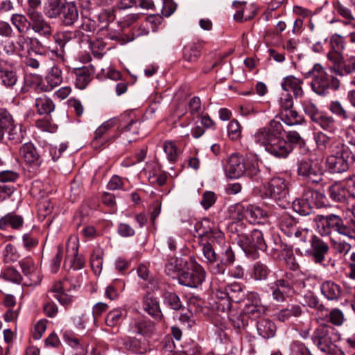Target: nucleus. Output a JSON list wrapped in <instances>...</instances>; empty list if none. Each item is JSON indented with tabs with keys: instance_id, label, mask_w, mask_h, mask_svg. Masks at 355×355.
<instances>
[{
	"instance_id": "4468645a",
	"label": "nucleus",
	"mask_w": 355,
	"mask_h": 355,
	"mask_svg": "<svg viewBox=\"0 0 355 355\" xmlns=\"http://www.w3.org/2000/svg\"><path fill=\"white\" fill-rule=\"evenodd\" d=\"M155 331V323L150 320L139 318L130 324L129 332L132 334L141 335L144 337H151Z\"/></svg>"
},
{
	"instance_id": "680f3d73",
	"label": "nucleus",
	"mask_w": 355,
	"mask_h": 355,
	"mask_svg": "<svg viewBox=\"0 0 355 355\" xmlns=\"http://www.w3.org/2000/svg\"><path fill=\"white\" fill-rule=\"evenodd\" d=\"M26 15L28 19L42 15L39 10L41 7V0H28Z\"/></svg>"
},
{
	"instance_id": "f704fd0d",
	"label": "nucleus",
	"mask_w": 355,
	"mask_h": 355,
	"mask_svg": "<svg viewBox=\"0 0 355 355\" xmlns=\"http://www.w3.org/2000/svg\"><path fill=\"white\" fill-rule=\"evenodd\" d=\"M46 85H44L45 91H51L58 87L62 82V71L58 67H53L45 78Z\"/></svg>"
},
{
	"instance_id": "f03ea898",
	"label": "nucleus",
	"mask_w": 355,
	"mask_h": 355,
	"mask_svg": "<svg viewBox=\"0 0 355 355\" xmlns=\"http://www.w3.org/2000/svg\"><path fill=\"white\" fill-rule=\"evenodd\" d=\"M305 77H312L311 87L313 92L321 96H327L330 90L337 91L340 86V80L329 74L320 64H315L305 73Z\"/></svg>"
},
{
	"instance_id": "6ab92c4d",
	"label": "nucleus",
	"mask_w": 355,
	"mask_h": 355,
	"mask_svg": "<svg viewBox=\"0 0 355 355\" xmlns=\"http://www.w3.org/2000/svg\"><path fill=\"white\" fill-rule=\"evenodd\" d=\"M31 20V29L35 33L46 38H49L53 35V27L47 21L43 15H40L29 19Z\"/></svg>"
},
{
	"instance_id": "864d4df0",
	"label": "nucleus",
	"mask_w": 355,
	"mask_h": 355,
	"mask_svg": "<svg viewBox=\"0 0 355 355\" xmlns=\"http://www.w3.org/2000/svg\"><path fill=\"white\" fill-rule=\"evenodd\" d=\"M125 311L121 309H114L108 313L106 317V324L110 327H116L125 318Z\"/></svg>"
},
{
	"instance_id": "09e8293b",
	"label": "nucleus",
	"mask_w": 355,
	"mask_h": 355,
	"mask_svg": "<svg viewBox=\"0 0 355 355\" xmlns=\"http://www.w3.org/2000/svg\"><path fill=\"white\" fill-rule=\"evenodd\" d=\"M219 245L221 254L224 256L223 260L225 264H232L235 259V255L232 251V247L228 242L225 241L223 237V241H216Z\"/></svg>"
},
{
	"instance_id": "de8ad7c7",
	"label": "nucleus",
	"mask_w": 355,
	"mask_h": 355,
	"mask_svg": "<svg viewBox=\"0 0 355 355\" xmlns=\"http://www.w3.org/2000/svg\"><path fill=\"white\" fill-rule=\"evenodd\" d=\"M8 138L13 144L21 143L25 136V130L21 125H12L10 128H8Z\"/></svg>"
},
{
	"instance_id": "a211bd4d",
	"label": "nucleus",
	"mask_w": 355,
	"mask_h": 355,
	"mask_svg": "<svg viewBox=\"0 0 355 355\" xmlns=\"http://www.w3.org/2000/svg\"><path fill=\"white\" fill-rule=\"evenodd\" d=\"M17 82V76L13 65L0 60V84L7 88L12 87Z\"/></svg>"
},
{
	"instance_id": "6e6552de",
	"label": "nucleus",
	"mask_w": 355,
	"mask_h": 355,
	"mask_svg": "<svg viewBox=\"0 0 355 355\" xmlns=\"http://www.w3.org/2000/svg\"><path fill=\"white\" fill-rule=\"evenodd\" d=\"M190 231L193 232L195 236H198L201 239L207 237L213 241H223V232L218 229L212 221L207 218H205L201 221H196L193 230L191 229Z\"/></svg>"
},
{
	"instance_id": "7ed1b4c3",
	"label": "nucleus",
	"mask_w": 355,
	"mask_h": 355,
	"mask_svg": "<svg viewBox=\"0 0 355 355\" xmlns=\"http://www.w3.org/2000/svg\"><path fill=\"white\" fill-rule=\"evenodd\" d=\"M355 162V155L344 143H337L332 147L327 158V166L332 173H342Z\"/></svg>"
},
{
	"instance_id": "bb28decb",
	"label": "nucleus",
	"mask_w": 355,
	"mask_h": 355,
	"mask_svg": "<svg viewBox=\"0 0 355 355\" xmlns=\"http://www.w3.org/2000/svg\"><path fill=\"white\" fill-rule=\"evenodd\" d=\"M59 18L65 26L73 25L78 19V11L75 3L67 1Z\"/></svg>"
},
{
	"instance_id": "dca6fc26",
	"label": "nucleus",
	"mask_w": 355,
	"mask_h": 355,
	"mask_svg": "<svg viewBox=\"0 0 355 355\" xmlns=\"http://www.w3.org/2000/svg\"><path fill=\"white\" fill-rule=\"evenodd\" d=\"M270 288L273 300L279 302H284L287 297L293 295V290L286 277L275 281L272 284Z\"/></svg>"
},
{
	"instance_id": "0eeeda50",
	"label": "nucleus",
	"mask_w": 355,
	"mask_h": 355,
	"mask_svg": "<svg viewBox=\"0 0 355 355\" xmlns=\"http://www.w3.org/2000/svg\"><path fill=\"white\" fill-rule=\"evenodd\" d=\"M284 128L280 121L275 119L270 121V123L264 127L259 128L254 135V139L257 144L265 148V150L270 146L279 135H283Z\"/></svg>"
},
{
	"instance_id": "79ce46f5",
	"label": "nucleus",
	"mask_w": 355,
	"mask_h": 355,
	"mask_svg": "<svg viewBox=\"0 0 355 355\" xmlns=\"http://www.w3.org/2000/svg\"><path fill=\"white\" fill-rule=\"evenodd\" d=\"M11 22L19 33H26L31 29V20H28L25 15L13 14L11 17Z\"/></svg>"
},
{
	"instance_id": "b1692460",
	"label": "nucleus",
	"mask_w": 355,
	"mask_h": 355,
	"mask_svg": "<svg viewBox=\"0 0 355 355\" xmlns=\"http://www.w3.org/2000/svg\"><path fill=\"white\" fill-rule=\"evenodd\" d=\"M70 262V267L74 270H79L84 266V261L78 255V246L75 242L69 241L67 244V257L64 265Z\"/></svg>"
},
{
	"instance_id": "39448f33",
	"label": "nucleus",
	"mask_w": 355,
	"mask_h": 355,
	"mask_svg": "<svg viewBox=\"0 0 355 355\" xmlns=\"http://www.w3.org/2000/svg\"><path fill=\"white\" fill-rule=\"evenodd\" d=\"M297 173L304 180L318 184L322 180L324 170L321 163L308 157L298 159Z\"/></svg>"
},
{
	"instance_id": "9d476101",
	"label": "nucleus",
	"mask_w": 355,
	"mask_h": 355,
	"mask_svg": "<svg viewBox=\"0 0 355 355\" xmlns=\"http://www.w3.org/2000/svg\"><path fill=\"white\" fill-rule=\"evenodd\" d=\"M311 244V251L309 252L311 259L315 263L321 264L329 253V246L328 243L317 235H310L309 240Z\"/></svg>"
},
{
	"instance_id": "f8f14e48",
	"label": "nucleus",
	"mask_w": 355,
	"mask_h": 355,
	"mask_svg": "<svg viewBox=\"0 0 355 355\" xmlns=\"http://www.w3.org/2000/svg\"><path fill=\"white\" fill-rule=\"evenodd\" d=\"M226 176L235 179L244 175L246 172V163L245 159L239 154H232L225 167Z\"/></svg>"
},
{
	"instance_id": "cd10ccee",
	"label": "nucleus",
	"mask_w": 355,
	"mask_h": 355,
	"mask_svg": "<svg viewBox=\"0 0 355 355\" xmlns=\"http://www.w3.org/2000/svg\"><path fill=\"white\" fill-rule=\"evenodd\" d=\"M23 225V217L13 212L8 213L0 218V230H6L8 227L14 230H20Z\"/></svg>"
},
{
	"instance_id": "c756f323",
	"label": "nucleus",
	"mask_w": 355,
	"mask_h": 355,
	"mask_svg": "<svg viewBox=\"0 0 355 355\" xmlns=\"http://www.w3.org/2000/svg\"><path fill=\"white\" fill-rule=\"evenodd\" d=\"M227 295L230 300L236 303H240L245 301L248 296V293L245 291V287L239 283H233L227 286Z\"/></svg>"
},
{
	"instance_id": "a19ab883",
	"label": "nucleus",
	"mask_w": 355,
	"mask_h": 355,
	"mask_svg": "<svg viewBox=\"0 0 355 355\" xmlns=\"http://www.w3.org/2000/svg\"><path fill=\"white\" fill-rule=\"evenodd\" d=\"M250 250L249 252H252L255 250H266L267 245L263 239V233L257 229L253 230L250 232Z\"/></svg>"
},
{
	"instance_id": "20e7f679",
	"label": "nucleus",
	"mask_w": 355,
	"mask_h": 355,
	"mask_svg": "<svg viewBox=\"0 0 355 355\" xmlns=\"http://www.w3.org/2000/svg\"><path fill=\"white\" fill-rule=\"evenodd\" d=\"M266 196L272 198L282 208L289 205L288 184L284 178L275 177L263 185Z\"/></svg>"
},
{
	"instance_id": "9b49d317",
	"label": "nucleus",
	"mask_w": 355,
	"mask_h": 355,
	"mask_svg": "<svg viewBox=\"0 0 355 355\" xmlns=\"http://www.w3.org/2000/svg\"><path fill=\"white\" fill-rule=\"evenodd\" d=\"M19 155L26 164L34 168H37L43 162L41 153L31 142L25 143L20 147Z\"/></svg>"
},
{
	"instance_id": "e2e57ef3",
	"label": "nucleus",
	"mask_w": 355,
	"mask_h": 355,
	"mask_svg": "<svg viewBox=\"0 0 355 355\" xmlns=\"http://www.w3.org/2000/svg\"><path fill=\"white\" fill-rule=\"evenodd\" d=\"M308 197H310V200L313 203V207L315 206L319 208L325 205V196L319 191L311 190L308 191Z\"/></svg>"
},
{
	"instance_id": "2f4dec72",
	"label": "nucleus",
	"mask_w": 355,
	"mask_h": 355,
	"mask_svg": "<svg viewBox=\"0 0 355 355\" xmlns=\"http://www.w3.org/2000/svg\"><path fill=\"white\" fill-rule=\"evenodd\" d=\"M266 216L267 212L257 205H248L244 208L243 217L251 223H259V220Z\"/></svg>"
},
{
	"instance_id": "4c0bfd02",
	"label": "nucleus",
	"mask_w": 355,
	"mask_h": 355,
	"mask_svg": "<svg viewBox=\"0 0 355 355\" xmlns=\"http://www.w3.org/2000/svg\"><path fill=\"white\" fill-rule=\"evenodd\" d=\"M327 58L331 63V66L329 67L331 72L339 76L345 60L343 52L329 51Z\"/></svg>"
},
{
	"instance_id": "69168bd1",
	"label": "nucleus",
	"mask_w": 355,
	"mask_h": 355,
	"mask_svg": "<svg viewBox=\"0 0 355 355\" xmlns=\"http://www.w3.org/2000/svg\"><path fill=\"white\" fill-rule=\"evenodd\" d=\"M291 355H311L309 349L304 343L300 341H294L290 345Z\"/></svg>"
},
{
	"instance_id": "052dcab7",
	"label": "nucleus",
	"mask_w": 355,
	"mask_h": 355,
	"mask_svg": "<svg viewBox=\"0 0 355 355\" xmlns=\"http://www.w3.org/2000/svg\"><path fill=\"white\" fill-rule=\"evenodd\" d=\"M327 318L328 321L336 326H341L345 320L343 311L338 308L331 309L327 315Z\"/></svg>"
},
{
	"instance_id": "8fccbe9b",
	"label": "nucleus",
	"mask_w": 355,
	"mask_h": 355,
	"mask_svg": "<svg viewBox=\"0 0 355 355\" xmlns=\"http://www.w3.org/2000/svg\"><path fill=\"white\" fill-rule=\"evenodd\" d=\"M329 111L343 120L350 119L349 113L345 110L339 101H332L329 105Z\"/></svg>"
},
{
	"instance_id": "3c124183",
	"label": "nucleus",
	"mask_w": 355,
	"mask_h": 355,
	"mask_svg": "<svg viewBox=\"0 0 355 355\" xmlns=\"http://www.w3.org/2000/svg\"><path fill=\"white\" fill-rule=\"evenodd\" d=\"M163 148L166 155L167 159L171 163H175L178 161L180 155V152L175 144L171 141H166L164 142Z\"/></svg>"
},
{
	"instance_id": "a18cd8bd",
	"label": "nucleus",
	"mask_w": 355,
	"mask_h": 355,
	"mask_svg": "<svg viewBox=\"0 0 355 355\" xmlns=\"http://www.w3.org/2000/svg\"><path fill=\"white\" fill-rule=\"evenodd\" d=\"M304 112L314 121L322 112L320 111L317 105L310 98H305L301 101Z\"/></svg>"
},
{
	"instance_id": "1a4fd4ad",
	"label": "nucleus",
	"mask_w": 355,
	"mask_h": 355,
	"mask_svg": "<svg viewBox=\"0 0 355 355\" xmlns=\"http://www.w3.org/2000/svg\"><path fill=\"white\" fill-rule=\"evenodd\" d=\"M205 279V270L201 266L195 263L179 275L178 282L185 286L197 288L202 284Z\"/></svg>"
},
{
	"instance_id": "f3484780",
	"label": "nucleus",
	"mask_w": 355,
	"mask_h": 355,
	"mask_svg": "<svg viewBox=\"0 0 355 355\" xmlns=\"http://www.w3.org/2000/svg\"><path fill=\"white\" fill-rule=\"evenodd\" d=\"M322 295L329 301H338L343 297L342 287L332 280H325L320 286Z\"/></svg>"
},
{
	"instance_id": "ddd939ff",
	"label": "nucleus",
	"mask_w": 355,
	"mask_h": 355,
	"mask_svg": "<svg viewBox=\"0 0 355 355\" xmlns=\"http://www.w3.org/2000/svg\"><path fill=\"white\" fill-rule=\"evenodd\" d=\"M243 312L248 319H256L265 312V307L261 304L259 295L257 293H248V296Z\"/></svg>"
},
{
	"instance_id": "6e6d98bb",
	"label": "nucleus",
	"mask_w": 355,
	"mask_h": 355,
	"mask_svg": "<svg viewBox=\"0 0 355 355\" xmlns=\"http://www.w3.org/2000/svg\"><path fill=\"white\" fill-rule=\"evenodd\" d=\"M280 116L282 121L288 125L297 124L299 122V114L292 108L281 111Z\"/></svg>"
},
{
	"instance_id": "bf43d9fd",
	"label": "nucleus",
	"mask_w": 355,
	"mask_h": 355,
	"mask_svg": "<svg viewBox=\"0 0 355 355\" xmlns=\"http://www.w3.org/2000/svg\"><path fill=\"white\" fill-rule=\"evenodd\" d=\"M330 50L329 51L343 52L345 48V42L344 37L334 34L329 40Z\"/></svg>"
},
{
	"instance_id": "393cba45",
	"label": "nucleus",
	"mask_w": 355,
	"mask_h": 355,
	"mask_svg": "<svg viewBox=\"0 0 355 355\" xmlns=\"http://www.w3.org/2000/svg\"><path fill=\"white\" fill-rule=\"evenodd\" d=\"M94 70L93 67H83L76 69L74 73L76 76L75 85L77 88L84 89L89 82L92 80Z\"/></svg>"
},
{
	"instance_id": "473e14b6",
	"label": "nucleus",
	"mask_w": 355,
	"mask_h": 355,
	"mask_svg": "<svg viewBox=\"0 0 355 355\" xmlns=\"http://www.w3.org/2000/svg\"><path fill=\"white\" fill-rule=\"evenodd\" d=\"M259 335L265 339L272 338L276 332L275 324L269 319H261L257 323Z\"/></svg>"
},
{
	"instance_id": "4be33fe9",
	"label": "nucleus",
	"mask_w": 355,
	"mask_h": 355,
	"mask_svg": "<svg viewBox=\"0 0 355 355\" xmlns=\"http://www.w3.org/2000/svg\"><path fill=\"white\" fill-rule=\"evenodd\" d=\"M329 198L335 202H346L349 196L343 180L335 182L328 187Z\"/></svg>"
},
{
	"instance_id": "5fc2aeb1",
	"label": "nucleus",
	"mask_w": 355,
	"mask_h": 355,
	"mask_svg": "<svg viewBox=\"0 0 355 355\" xmlns=\"http://www.w3.org/2000/svg\"><path fill=\"white\" fill-rule=\"evenodd\" d=\"M164 303L173 310H180L182 307L179 297L174 293L165 291L162 293Z\"/></svg>"
},
{
	"instance_id": "a878e982",
	"label": "nucleus",
	"mask_w": 355,
	"mask_h": 355,
	"mask_svg": "<svg viewBox=\"0 0 355 355\" xmlns=\"http://www.w3.org/2000/svg\"><path fill=\"white\" fill-rule=\"evenodd\" d=\"M314 140L319 150H325L329 149V153L332 150V147L335 144L343 143L340 139L329 137L321 131L315 133Z\"/></svg>"
},
{
	"instance_id": "f257e3e1",
	"label": "nucleus",
	"mask_w": 355,
	"mask_h": 355,
	"mask_svg": "<svg viewBox=\"0 0 355 355\" xmlns=\"http://www.w3.org/2000/svg\"><path fill=\"white\" fill-rule=\"evenodd\" d=\"M313 222L315 223L318 232L322 236L333 237L334 233L346 237L348 240H355V227L344 223L339 215L329 214L327 215L318 214Z\"/></svg>"
},
{
	"instance_id": "37998d69",
	"label": "nucleus",
	"mask_w": 355,
	"mask_h": 355,
	"mask_svg": "<svg viewBox=\"0 0 355 355\" xmlns=\"http://www.w3.org/2000/svg\"><path fill=\"white\" fill-rule=\"evenodd\" d=\"M140 125V121L138 119H131L125 126L121 127L120 132L125 135L128 142L130 143L135 139H130L129 137L139 135Z\"/></svg>"
},
{
	"instance_id": "ea45409f",
	"label": "nucleus",
	"mask_w": 355,
	"mask_h": 355,
	"mask_svg": "<svg viewBox=\"0 0 355 355\" xmlns=\"http://www.w3.org/2000/svg\"><path fill=\"white\" fill-rule=\"evenodd\" d=\"M313 122L329 132L334 133L338 130L335 119L326 113L322 112Z\"/></svg>"
},
{
	"instance_id": "0e129e2a",
	"label": "nucleus",
	"mask_w": 355,
	"mask_h": 355,
	"mask_svg": "<svg viewBox=\"0 0 355 355\" xmlns=\"http://www.w3.org/2000/svg\"><path fill=\"white\" fill-rule=\"evenodd\" d=\"M355 73V56L351 55L345 60L339 76H344Z\"/></svg>"
},
{
	"instance_id": "338daca9",
	"label": "nucleus",
	"mask_w": 355,
	"mask_h": 355,
	"mask_svg": "<svg viewBox=\"0 0 355 355\" xmlns=\"http://www.w3.org/2000/svg\"><path fill=\"white\" fill-rule=\"evenodd\" d=\"M334 7L336 12L347 19L349 22L354 20V17L351 10L337 0L334 3Z\"/></svg>"
},
{
	"instance_id": "5701e85b",
	"label": "nucleus",
	"mask_w": 355,
	"mask_h": 355,
	"mask_svg": "<svg viewBox=\"0 0 355 355\" xmlns=\"http://www.w3.org/2000/svg\"><path fill=\"white\" fill-rule=\"evenodd\" d=\"M303 81L293 76L286 77L282 83V87L286 92L292 91L295 98H302L304 94Z\"/></svg>"
},
{
	"instance_id": "49530a36",
	"label": "nucleus",
	"mask_w": 355,
	"mask_h": 355,
	"mask_svg": "<svg viewBox=\"0 0 355 355\" xmlns=\"http://www.w3.org/2000/svg\"><path fill=\"white\" fill-rule=\"evenodd\" d=\"M270 272V269L266 264L257 261L253 265L251 277L256 281H263L267 279Z\"/></svg>"
},
{
	"instance_id": "58836bf2",
	"label": "nucleus",
	"mask_w": 355,
	"mask_h": 355,
	"mask_svg": "<svg viewBox=\"0 0 355 355\" xmlns=\"http://www.w3.org/2000/svg\"><path fill=\"white\" fill-rule=\"evenodd\" d=\"M302 307L298 304H288L285 309L280 310L277 313L278 320L286 322L291 317H299L302 315Z\"/></svg>"
},
{
	"instance_id": "c9c22d12",
	"label": "nucleus",
	"mask_w": 355,
	"mask_h": 355,
	"mask_svg": "<svg viewBox=\"0 0 355 355\" xmlns=\"http://www.w3.org/2000/svg\"><path fill=\"white\" fill-rule=\"evenodd\" d=\"M154 6L152 0H121L117 6L119 9L125 10L131 8L148 10Z\"/></svg>"
},
{
	"instance_id": "c85d7f7f",
	"label": "nucleus",
	"mask_w": 355,
	"mask_h": 355,
	"mask_svg": "<svg viewBox=\"0 0 355 355\" xmlns=\"http://www.w3.org/2000/svg\"><path fill=\"white\" fill-rule=\"evenodd\" d=\"M144 309L156 320H161L162 313L159 307V302L156 297L148 294L144 298Z\"/></svg>"
},
{
	"instance_id": "774afa93",
	"label": "nucleus",
	"mask_w": 355,
	"mask_h": 355,
	"mask_svg": "<svg viewBox=\"0 0 355 355\" xmlns=\"http://www.w3.org/2000/svg\"><path fill=\"white\" fill-rule=\"evenodd\" d=\"M228 136L232 140H236L240 138L241 128L239 123L236 120H232L227 126Z\"/></svg>"
},
{
	"instance_id": "aec40b11",
	"label": "nucleus",
	"mask_w": 355,
	"mask_h": 355,
	"mask_svg": "<svg viewBox=\"0 0 355 355\" xmlns=\"http://www.w3.org/2000/svg\"><path fill=\"white\" fill-rule=\"evenodd\" d=\"M67 284L66 279L60 280L55 282L50 290L60 304L65 306H69L73 302V296L66 293Z\"/></svg>"
},
{
	"instance_id": "e433bc0d",
	"label": "nucleus",
	"mask_w": 355,
	"mask_h": 355,
	"mask_svg": "<svg viewBox=\"0 0 355 355\" xmlns=\"http://www.w3.org/2000/svg\"><path fill=\"white\" fill-rule=\"evenodd\" d=\"M35 107L40 115H48L55 109V105L52 100L44 95L35 99Z\"/></svg>"
},
{
	"instance_id": "2eb2a0df",
	"label": "nucleus",
	"mask_w": 355,
	"mask_h": 355,
	"mask_svg": "<svg viewBox=\"0 0 355 355\" xmlns=\"http://www.w3.org/2000/svg\"><path fill=\"white\" fill-rule=\"evenodd\" d=\"M266 151L275 157L284 159L293 151V147L279 135L276 139L273 141L270 146L266 149Z\"/></svg>"
},
{
	"instance_id": "603ef678",
	"label": "nucleus",
	"mask_w": 355,
	"mask_h": 355,
	"mask_svg": "<svg viewBox=\"0 0 355 355\" xmlns=\"http://www.w3.org/2000/svg\"><path fill=\"white\" fill-rule=\"evenodd\" d=\"M19 266L22 270L23 274L30 279L33 283H37V280L33 279L35 276V266L31 259H22L19 262Z\"/></svg>"
},
{
	"instance_id": "72a5a7b5",
	"label": "nucleus",
	"mask_w": 355,
	"mask_h": 355,
	"mask_svg": "<svg viewBox=\"0 0 355 355\" xmlns=\"http://www.w3.org/2000/svg\"><path fill=\"white\" fill-rule=\"evenodd\" d=\"M292 206L295 211L304 216L310 214L313 208L310 197H308V192L303 198L295 200Z\"/></svg>"
},
{
	"instance_id": "423d86ee",
	"label": "nucleus",
	"mask_w": 355,
	"mask_h": 355,
	"mask_svg": "<svg viewBox=\"0 0 355 355\" xmlns=\"http://www.w3.org/2000/svg\"><path fill=\"white\" fill-rule=\"evenodd\" d=\"M337 338L335 329L329 324L319 325L311 335L313 343L323 353L336 343Z\"/></svg>"
},
{
	"instance_id": "4d7b16f0",
	"label": "nucleus",
	"mask_w": 355,
	"mask_h": 355,
	"mask_svg": "<svg viewBox=\"0 0 355 355\" xmlns=\"http://www.w3.org/2000/svg\"><path fill=\"white\" fill-rule=\"evenodd\" d=\"M200 55V46L196 44L187 46L184 50V58L188 62H196Z\"/></svg>"
},
{
	"instance_id": "412c9836",
	"label": "nucleus",
	"mask_w": 355,
	"mask_h": 355,
	"mask_svg": "<svg viewBox=\"0 0 355 355\" xmlns=\"http://www.w3.org/2000/svg\"><path fill=\"white\" fill-rule=\"evenodd\" d=\"M274 214L277 218L278 225L282 231L288 236H291L293 235V230L297 224L295 218L283 209L275 211Z\"/></svg>"
},
{
	"instance_id": "13d9d810",
	"label": "nucleus",
	"mask_w": 355,
	"mask_h": 355,
	"mask_svg": "<svg viewBox=\"0 0 355 355\" xmlns=\"http://www.w3.org/2000/svg\"><path fill=\"white\" fill-rule=\"evenodd\" d=\"M285 277L293 290V294L301 291L305 287L304 281L295 277L293 273H287Z\"/></svg>"
},
{
	"instance_id": "7c9ffc66",
	"label": "nucleus",
	"mask_w": 355,
	"mask_h": 355,
	"mask_svg": "<svg viewBox=\"0 0 355 355\" xmlns=\"http://www.w3.org/2000/svg\"><path fill=\"white\" fill-rule=\"evenodd\" d=\"M66 3V0H48L44 7L46 16L50 19H56L60 17V13Z\"/></svg>"
},
{
	"instance_id": "c03bdc74",
	"label": "nucleus",
	"mask_w": 355,
	"mask_h": 355,
	"mask_svg": "<svg viewBox=\"0 0 355 355\" xmlns=\"http://www.w3.org/2000/svg\"><path fill=\"white\" fill-rule=\"evenodd\" d=\"M228 318L232 326L238 331L244 329L248 324V317L243 313V311L240 313L230 312Z\"/></svg>"
}]
</instances>
